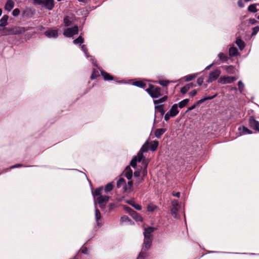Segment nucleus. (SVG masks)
<instances>
[{
    "instance_id": "nucleus-1",
    "label": "nucleus",
    "mask_w": 259,
    "mask_h": 259,
    "mask_svg": "<svg viewBox=\"0 0 259 259\" xmlns=\"http://www.w3.org/2000/svg\"><path fill=\"white\" fill-rule=\"evenodd\" d=\"M3 35H16L23 33L26 29L24 27L19 26H13L12 27L4 28L3 30Z\"/></svg>"
},
{
    "instance_id": "nucleus-2",
    "label": "nucleus",
    "mask_w": 259,
    "mask_h": 259,
    "mask_svg": "<svg viewBox=\"0 0 259 259\" xmlns=\"http://www.w3.org/2000/svg\"><path fill=\"white\" fill-rule=\"evenodd\" d=\"M32 3L40 5L49 10H52L55 5L54 0H32Z\"/></svg>"
},
{
    "instance_id": "nucleus-3",
    "label": "nucleus",
    "mask_w": 259,
    "mask_h": 259,
    "mask_svg": "<svg viewBox=\"0 0 259 259\" xmlns=\"http://www.w3.org/2000/svg\"><path fill=\"white\" fill-rule=\"evenodd\" d=\"M146 91L153 98H156L161 96L160 88L153 85H149V88Z\"/></svg>"
},
{
    "instance_id": "nucleus-4",
    "label": "nucleus",
    "mask_w": 259,
    "mask_h": 259,
    "mask_svg": "<svg viewBox=\"0 0 259 259\" xmlns=\"http://www.w3.org/2000/svg\"><path fill=\"white\" fill-rule=\"evenodd\" d=\"M78 32V26L75 25L73 27L68 28L65 30L63 34L64 35L68 37H71L75 34H77Z\"/></svg>"
},
{
    "instance_id": "nucleus-5",
    "label": "nucleus",
    "mask_w": 259,
    "mask_h": 259,
    "mask_svg": "<svg viewBox=\"0 0 259 259\" xmlns=\"http://www.w3.org/2000/svg\"><path fill=\"white\" fill-rule=\"evenodd\" d=\"M109 196H100L97 198V201L99 204L100 207L102 209L104 208L107 202L109 201Z\"/></svg>"
},
{
    "instance_id": "nucleus-6",
    "label": "nucleus",
    "mask_w": 259,
    "mask_h": 259,
    "mask_svg": "<svg viewBox=\"0 0 259 259\" xmlns=\"http://www.w3.org/2000/svg\"><path fill=\"white\" fill-rule=\"evenodd\" d=\"M221 71L219 69H215L213 71H211L209 73L208 78L207 82L210 83L214 80H215L220 75Z\"/></svg>"
},
{
    "instance_id": "nucleus-7",
    "label": "nucleus",
    "mask_w": 259,
    "mask_h": 259,
    "mask_svg": "<svg viewBox=\"0 0 259 259\" xmlns=\"http://www.w3.org/2000/svg\"><path fill=\"white\" fill-rule=\"evenodd\" d=\"M216 96H217V94L214 95L213 96H209V97L203 98L201 99V100H198V101L196 102V103L195 104H194L193 105H192L191 107H190L188 109V110H187L186 112H188V111H189L193 110L196 107V106L197 105H198L202 103L203 102H204V101H206L207 100L212 99L214 98H215Z\"/></svg>"
},
{
    "instance_id": "nucleus-8",
    "label": "nucleus",
    "mask_w": 259,
    "mask_h": 259,
    "mask_svg": "<svg viewBox=\"0 0 259 259\" xmlns=\"http://www.w3.org/2000/svg\"><path fill=\"white\" fill-rule=\"evenodd\" d=\"M236 79L235 77L222 76L218 80V82L221 84L232 83Z\"/></svg>"
},
{
    "instance_id": "nucleus-9",
    "label": "nucleus",
    "mask_w": 259,
    "mask_h": 259,
    "mask_svg": "<svg viewBox=\"0 0 259 259\" xmlns=\"http://www.w3.org/2000/svg\"><path fill=\"white\" fill-rule=\"evenodd\" d=\"M249 124L251 128L259 132V122L256 120L252 116L249 117Z\"/></svg>"
},
{
    "instance_id": "nucleus-10",
    "label": "nucleus",
    "mask_w": 259,
    "mask_h": 259,
    "mask_svg": "<svg viewBox=\"0 0 259 259\" xmlns=\"http://www.w3.org/2000/svg\"><path fill=\"white\" fill-rule=\"evenodd\" d=\"M155 229V228L152 227L145 228L144 232L145 239L152 238L151 233H153Z\"/></svg>"
},
{
    "instance_id": "nucleus-11",
    "label": "nucleus",
    "mask_w": 259,
    "mask_h": 259,
    "mask_svg": "<svg viewBox=\"0 0 259 259\" xmlns=\"http://www.w3.org/2000/svg\"><path fill=\"white\" fill-rule=\"evenodd\" d=\"M45 33L48 37H57L58 36L57 30H48Z\"/></svg>"
},
{
    "instance_id": "nucleus-12",
    "label": "nucleus",
    "mask_w": 259,
    "mask_h": 259,
    "mask_svg": "<svg viewBox=\"0 0 259 259\" xmlns=\"http://www.w3.org/2000/svg\"><path fill=\"white\" fill-rule=\"evenodd\" d=\"M179 112L178 105L177 104H174L168 111L169 114H171V117H175L178 114Z\"/></svg>"
},
{
    "instance_id": "nucleus-13",
    "label": "nucleus",
    "mask_w": 259,
    "mask_h": 259,
    "mask_svg": "<svg viewBox=\"0 0 259 259\" xmlns=\"http://www.w3.org/2000/svg\"><path fill=\"white\" fill-rule=\"evenodd\" d=\"M194 87H195V85L192 83L187 84L181 88V93L182 94H185L191 88Z\"/></svg>"
},
{
    "instance_id": "nucleus-14",
    "label": "nucleus",
    "mask_w": 259,
    "mask_h": 259,
    "mask_svg": "<svg viewBox=\"0 0 259 259\" xmlns=\"http://www.w3.org/2000/svg\"><path fill=\"white\" fill-rule=\"evenodd\" d=\"M14 7V3L12 0L7 1L5 6V9L8 11H11Z\"/></svg>"
},
{
    "instance_id": "nucleus-15",
    "label": "nucleus",
    "mask_w": 259,
    "mask_h": 259,
    "mask_svg": "<svg viewBox=\"0 0 259 259\" xmlns=\"http://www.w3.org/2000/svg\"><path fill=\"white\" fill-rule=\"evenodd\" d=\"M131 215L136 221H143L142 217L134 210H131Z\"/></svg>"
},
{
    "instance_id": "nucleus-16",
    "label": "nucleus",
    "mask_w": 259,
    "mask_h": 259,
    "mask_svg": "<svg viewBox=\"0 0 259 259\" xmlns=\"http://www.w3.org/2000/svg\"><path fill=\"white\" fill-rule=\"evenodd\" d=\"M125 176L128 180L132 178L133 171L129 166H127L125 169Z\"/></svg>"
},
{
    "instance_id": "nucleus-17",
    "label": "nucleus",
    "mask_w": 259,
    "mask_h": 259,
    "mask_svg": "<svg viewBox=\"0 0 259 259\" xmlns=\"http://www.w3.org/2000/svg\"><path fill=\"white\" fill-rule=\"evenodd\" d=\"M165 131L166 130L164 128L156 129L155 131L154 135L156 138H160Z\"/></svg>"
},
{
    "instance_id": "nucleus-18",
    "label": "nucleus",
    "mask_w": 259,
    "mask_h": 259,
    "mask_svg": "<svg viewBox=\"0 0 259 259\" xmlns=\"http://www.w3.org/2000/svg\"><path fill=\"white\" fill-rule=\"evenodd\" d=\"M9 18V16L8 15H4L3 17L1 18L0 20L1 24L0 26L1 27H5L8 24V20Z\"/></svg>"
},
{
    "instance_id": "nucleus-19",
    "label": "nucleus",
    "mask_w": 259,
    "mask_h": 259,
    "mask_svg": "<svg viewBox=\"0 0 259 259\" xmlns=\"http://www.w3.org/2000/svg\"><path fill=\"white\" fill-rule=\"evenodd\" d=\"M239 130L241 134H251L252 133V131L249 130L248 128L244 126H242V127H240L239 128Z\"/></svg>"
},
{
    "instance_id": "nucleus-20",
    "label": "nucleus",
    "mask_w": 259,
    "mask_h": 259,
    "mask_svg": "<svg viewBox=\"0 0 259 259\" xmlns=\"http://www.w3.org/2000/svg\"><path fill=\"white\" fill-rule=\"evenodd\" d=\"M152 238L145 239L144 244V247L146 249L148 250L150 248V247L152 245Z\"/></svg>"
},
{
    "instance_id": "nucleus-21",
    "label": "nucleus",
    "mask_w": 259,
    "mask_h": 259,
    "mask_svg": "<svg viewBox=\"0 0 259 259\" xmlns=\"http://www.w3.org/2000/svg\"><path fill=\"white\" fill-rule=\"evenodd\" d=\"M149 144L150 143H149V142L146 141L145 143V144L142 146L140 150V152L142 153L147 152L148 150L150 149Z\"/></svg>"
},
{
    "instance_id": "nucleus-22",
    "label": "nucleus",
    "mask_w": 259,
    "mask_h": 259,
    "mask_svg": "<svg viewBox=\"0 0 259 259\" xmlns=\"http://www.w3.org/2000/svg\"><path fill=\"white\" fill-rule=\"evenodd\" d=\"M158 146V142L157 141H152L150 143V149L152 151H155L157 148Z\"/></svg>"
},
{
    "instance_id": "nucleus-23",
    "label": "nucleus",
    "mask_w": 259,
    "mask_h": 259,
    "mask_svg": "<svg viewBox=\"0 0 259 259\" xmlns=\"http://www.w3.org/2000/svg\"><path fill=\"white\" fill-rule=\"evenodd\" d=\"M133 185V182L132 181H129L127 182V184L125 185L124 189L125 191L131 192L132 191V187Z\"/></svg>"
},
{
    "instance_id": "nucleus-24",
    "label": "nucleus",
    "mask_w": 259,
    "mask_h": 259,
    "mask_svg": "<svg viewBox=\"0 0 259 259\" xmlns=\"http://www.w3.org/2000/svg\"><path fill=\"white\" fill-rule=\"evenodd\" d=\"M126 203H127L128 204H129L131 205H132V206H133L137 210H141L142 209L141 206L139 205V204H136L135 201H133V200L127 201Z\"/></svg>"
},
{
    "instance_id": "nucleus-25",
    "label": "nucleus",
    "mask_w": 259,
    "mask_h": 259,
    "mask_svg": "<svg viewBox=\"0 0 259 259\" xmlns=\"http://www.w3.org/2000/svg\"><path fill=\"white\" fill-rule=\"evenodd\" d=\"M101 74L103 76L104 79L106 80H112L113 79V77L109 73L106 72L101 71Z\"/></svg>"
},
{
    "instance_id": "nucleus-26",
    "label": "nucleus",
    "mask_w": 259,
    "mask_h": 259,
    "mask_svg": "<svg viewBox=\"0 0 259 259\" xmlns=\"http://www.w3.org/2000/svg\"><path fill=\"white\" fill-rule=\"evenodd\" d=\"M72 20L69 16H66L63 20V22L65 26H68L71 24Z\"/></svg>"
},
{
    "instance_id": "nucleus-27",
    "label": "nucleus",
    "mask_w": 259,
    "mask_h": 259,
    "mask_svg": "<svg viewBox=\"0 0 259 259\" xmlns=\"http://www.w3.org/2000/svg\"><path fill=\"white\" fill-rule=\"evenodd\" d=\"M125 184H126V183H125V180L122 178H120L117 181L116 185H117V187L120 188L122 186H123L124 187Z\"/></svg>"
},
{
    "instance_id": "nucleus-28",
    "label": "nucleus",
    "mask_w": 259,
    "mask_h": 259,
    "mask_svg": "<svg viewBox=\"0 0 259 259\" xmlns=\"http://www.w3.org/2000/svg\"><path fill=\"white\" fill-rule=\"evenodd\" d=\"M238 54V50L235 47H231L229 49V55L230 56H235Z\"/></svg>"
},
{
    "instance_id": "nucleus-29",
    "label": "nucleus",
    "mask_w": 259,
    "mask_h": 259,
    "mask_svg": "<svg viewBox=\"0 0 259 259\" xmlns=\"http://www.w3.org/2000/svg\"><path fill=\"white\" fill-rule=\"evenodd\" d=\"M147 256V252L146 251L142 250L140 252L137 259H145Z\"/></svg>"
},
{
    "instance_id": "nucleus-30",
    "label": "nucleus",
    "mask_w": 259,
    "mask_h": 259,
    "mask_svg": "<svg viewBox=\"0 0 259 259\" xmlns=\"http://www.w3.org/2000/svg\"><path fill=\"white\" fill-rule=\"evenodd\" d=\"M236 43L240 50H242L244 48V42L240 38L236 40Z\"/></svg>"
},
{
    "instance_id": "nucleus-31",
    "label": "nucleus",
    "mask_w": 259,
    "mask_h": 259,
    "mask_svg": "<svg viewBox=\"0 0 259 259\" xmlns=\"http://www.w3.org/2000/svg\"><path fill=\"white\" fill-rule=\"evenodd\" d=\"M133 84L142 88H144L146 85V83L142 81H136L133 83Z\"/></svg>"
},
{
    "instance_id": "nucleus-32",
    "label": "nucleus",
    "mask_w": 259,
    "mask_h": 259,
    "mask_svg": "<svg viewBox=\"0 0 259 259\" xmlns=\"http://www.w3.org/2000/svg\"><path fill=\"white\" fill-rule=\"evenodd\" d=\"M103 190V188L100 187L97 189H96L93 193V195L94 196L100 197V196H102L101 191Z\"/></svg>"
},
{
    "instance_id": "nucleus-33",
    "label": "nucleus",
    "mask_w": 259,
    "mask_h": 259,
    "mask_svg": "<svg viewBox=\"0 0 259 259\" xmlns=\"http://www.w3.org/2000/svg\"><path fill=\"white\" fill-rule=\"evenodd\" d=\"M113 188V183H109L106 185L104 189L105 192L107 193L111 191Z\"/></svg>"
},
{
    "instance_id": "nucleus-34",
    "label": "nucleus",
    "mask_w": 259,
    "mask_h": 259,
    "mask_svg": "<svg viewBox=\"0 0 259 259\" xmlns=\"http://www.w3.org/2000/svg\"><path fill=\"white\" fill-rule=\"evenodd\" d=\"M155 110L157 112H160L161 115H163L165 113V111L163 108V105H159L155 106Z\"/></svg>"
},
{
    "instance_id": "nucleus-35",
    "label": "nucleus",
    "mask_w": 259,
    "mask_h": 259,
    "mask_svg": "<svg viewBox=\"0 0 259 259\" xmlns=\"http://www.w3.org/2000/svg\"><path fill=\"white\" fill-rule=\"evenodd\" d=\"M179 207L172 206L171 208V213L172 215H173V217L175 218L177 217V212L179 210Z\"/></svg>"
},
{
    "instance_id": "nucleus-36",
    "label": "nucleus",
    "mask_w": 259,
    "mask_h": 259,
    "mask_svg": "<svg viewBox=\"0 0 259 259\" xmlns=\"http://www.w3.org/2000/svg\"><path fill=\"white\" fill-rule=\"evenodd\" d=\"M189 100L188 99H184V100L181 101L179 103V107L180 108H182L184 107L188 103H189Z\"/></svg>"
},
{
    "instance_id": "nucleus-37",
    "label": "nucleus",
    "mask_w": 259,
    "mask_h": 259,
    "mask_svg": "<svg viewBox=\"0 0 259 259\" xmlns=\"http://www.w3.org/2000/svg\"><path fill=\"white\" fill-rule=\"evenodd\" d=\"M95 217L96 222H97L98 225H99V221L101 218V215L100 211L97 208L95 210Z\"/></svg>"
},
{
    "instance_id": "nucleus-38",
    "label": "nucleus",
    "mask_w": 259,
    "mask_h": 259,
    "mask_svg": "<svg viewBox=\"0 0 259 259\" xmlns=\"http://www.w3.org/2000/svg\"><path fill=\"white\" fill-rule=\"evenodd\" d=\"M167 97L166 96H164V97H163L162 98H161L158 100H154V103L155 104H158L162 103L163 102H165V101L167 100Z\"/></svg>"
},
{
    "instance_id": "nucleus-39",
    "label": "nucleus",
    "mask_w": 259,
    "mask_h": 259,
    "mask_svg": "<svg viewBox=\"0 0 259 259\" xmlns=\"http://www.w3.org/2000/svg\"><path fill=\"white\" fill-rule=\"evenodd\" d=\"M248 10L252 13H255L257 11V9L256 8V5L255 4H252L250 5L248 8Z\"/></svg>"
},
{
    "instance_id": "nucleus-40",
    "label": "nucleus",
    "mask_w": 259,
    "mask_h": 259,
    "mask_svg": "<svg viewBox=\"0 0 259 259\" xmlns=\"http://www.w3.org/2000/svg\"><path fill=\"white\" fill-rule=\"evenodd\" d=\"M83 42V39L81 36H79L77 38L73 40V43L75 44H81Z\"/></svg>"
},
{
    "instance_id": "nucleus-41",
    "label": "nucleus",
    "mask_w": 259,
    "mask_h": 259,
    "mask_svg": "<svg viewBox=\"0 0 259 259\" xmlns=\"http://www.w3.org/2000/svg\"><path fill=\"white\" fill-rule=\"evenodd\" d=\"M238 89H239L240 92L242 93V92L243 90V88H244V84H243V82L241 80L239 81L238 82Z\"/></svg>"
},
{
    "instance_id": "nucleus-42",
    "label": "nucleus",
    "mask_w": 259,
    "mask_h": 259,
    "mask_svg": "<svg viewBox=\"0 0 259 259\" xmlns=\"http://www.w3.org/2000/svg\"><path fill=\"white\" fill-rule=\"evenodd\" d=\"M218 57L221 60L227 61L228 60V58L222 53H220L218 55Z\"/></svg>"
},
{
    "instance_id": "nucleus-43",
    "label": "nucleus",
    "mask_w": 259,
    "mask_h": 259,
    "mask_svg": "<svg viewBox=\"0 0 259 259\" xmlns=\"http://www.w3.org/2000/svg\"><path fill=\"white\" fill-rule=\"evenodd\" d=\"M137 157H134L131 161V165L133 167H135L137 165Z\"/></svg>"
},
{
    "instance_id": "nucleus-44",
    "label": "nucleus",
    "mask_w": 259,
    "mask_h": 259,
    "mask_svg": "<svg viewBox=\"0 0 259 259\" xmlns=\"http://www.w3.org/2000/svg\"><path fill=\"white\" fill-rule=\"evenodd\" d=\"M196 76V75L194 74L189 75L186 76L185 80L186 81H190V80H192L193 78H194Z\"/></svg>"
},
{
    "instance_id": "nucleus-45",
    "label": "nucleus",
    "mask_w": 259,
    "mask_h": 259,
    "mask_svg": "<svg viewBox=\"0 0 259 259\" xmlns=\"http://www.w3.org/2000/svg\"><path fill=\"white\" fill-rule=\"evenodd\" d=\"M159 83L161 85L163 86V87H166L169 84V81H167V80H160L159 81Z\"/></svg>"
},
{
    "instance_id": "nucleus-46",
    "label": "nucleus",
    "mask_w": 259,
    "mask_h": 259,
    "mask_svg": "<svg viewBox=\"0 0 259 259\" xmlns=\"http://www.w3.org/2000/svg\"><path fill=\"white\" fill-rule=\"evenodd\" d=\"M259 31V27L256 26L253 28H252V32L251 33V35L253 36L256 35V34L257 33V32Z\"/></svg>"
},
{
    "instance_id": "nucleus-47",
    "label": "nucleus",
    "mask_w": 259,
    "mask_h": 259,
    "mask_svg": "<svg viewBox=\"0 0 259 259\" xmlns=\"http://www.w3.org/2000/svg\"><path fill=\"white\" fill-rule=\"evenodd\" d=\"M156 208L157 206L153 205H148L147 207L148 210L151 212L153 211Z\"/></svg>"
},
{
    "instance_id": "nucleus-48",
    "label": "nucleus",
    "mask_w": 259,
    "mask_h": 259,
    "mask_svg": "<svg viewBox=\"0 0 259 259\" xmlns=\"http://www.w3.org/2000/svg\"><path fill=\"white\" fill-rule=\"evenodd\" d=\"M20 14V10L19 9H15L13 10V12H12V14L14 16H17L19 15Z\"/></svg>"
},
{
    "instance_id": "nucleus-49",
    "label": "nucleus",
    "mask_w": 259,
    "mask_h": 259,
    "mask_svg": "<svg viewBox=\"0 0 259 259\" xmlns=\"http://www.w3.org/2000/svg\"><path fill=\"white\" fill-rule=\"evenodd\" d=\"M143 157H144V155L143 154V153L140 152V153H139L137 155V161H138L139 162L141 161Z\"/></svg>"
},
{
    "instance_id": "nucleus-50",
    "label": "nucleus",
    "mask_w": 259,
    "mask_h": 259,
    "mask_svg": "<svg viewBox=\"0 0 259 259\" xmlns=\"http://www.w3.org/2000/svg\"><path fill=\"white\" fill-rule=\"evenodd\" d=\"M143 177L141 178H137V181L135 182V184L136 185V186H138L140 183H141L143 181Z\"/></svg>"
},
{
    "instance_id": "nucleus-51",
    "label": "nucleus",
    "mask_w": 259,
    "mask_h": 259,
    "mask_svg": "<svg viewBox=\"0 0 259 259\" xmlns=\"http://www.w3.org/2000/svg\"><path fill=\"white\" fill-rule=\"evenodd\" d=\"M30 10H25L22 13V17H29V15L28 14V13H29V11Z\"/></svg>"
},
{
    "instance_id": "nucleus-52",
    "label": "nucleus",
    "mask_w": 259,
    "mask_h": 259,
    "mask_svg": "<svg viewBox=\"0 0 259 259\" xmlns=\"http://www.w3.org/2000/svg\"><path fill=\"white\" fill-rule=\"evenodd\" d=\"M128 220V218L127 216H126V215H123V216L121 217L120 218V221L121 222H126Z\"/></svg>"
},
{
    "instance_id": "nucleus-53",
    "label": "nucleus",
    "mask_w": 259,
    "mask_h": 259,
    "mask_svg": "<svg viewBox=\"0 0 259 259\" xmlns=\"http://www.w3.org/2000/svg\"><path fill=\"white\" fill-rule=\"evenodd\" d=\"M203 82V78L202 77H199L197 80V83L198 85H201Z\"/></svg>"
},
{
    "instance_id": "nucleus-54",
    "label": "nucleus",
    "mask_w": 259,
    "mask_h": 259,
    "mask_svg": "<svg viewBox=\"0 0 259 259\" xmlns=\"http://www.w3.org/2000/svg\"><path fill=\"white\" fill-rule=\"evenodd\" d=\"M172 206L179 207L178 201L176 200H174L172 201Z\"/></svg>"
},
{
    "instance_id": "nucleus-55",
    "label": "nucleus",
    "mask_w": 259,
    "mask_h": 259,
    "mask_svg": "<svg viewBox=\"0 0 259 259\" xmlns=\"http://www.w3.org/2000/svg\"><path fill=\"white\" fill-rule=\"evenodd\" d=\"M171 116V114L168 112L164 116V119L165 121H168Z\"/></svg>"
},
{
    "instance_id": "nucleus-56",
    "label": "nucleus",
    "mask_w": 259,
    "mask_h": 259,
    "mask_svg": "<svg viewBox=\"0 0 259 259\" xmlns=\"http://www.w3.org/2000/svg\"><path fill=\"white\" fill-rule=\"evenodd\" d=\"M140 175V171L139 170H136L134 173V176L135 178H138Z\"/></svg>"
},
{
    "instance_id": "nucleus-57",
    "label": "nucleus",
    "mask_w": 259,
    "mask_h": 259,
    "mask_svg": "<svg viewBox=\"0 0 259 259\" xmlns=\"http://www.w3.org/2000/svg\"><path fill=\"white\" fill-rule=\"evenodd\" d=\"M146 168H147V164L145 165L144 169H143V172H142L143 175V178L144 177H145L146 176H147V171Z\"/></svg>"
},
{
    "instance_id": "nucleus-58",
    "label": "nucleus",
    "mask_w": 259,
    "mask_h": 259,
    "mask_svg": "<svg viewBox=\"0 0 259 259\" xmlns=\"http://www.w3.org/2000/svg\"><path fill=\"white\" fill-rule=\"evenodd\" d=\"M196 94H197V91L196 90H194L189 93V96L191 97H193L195 95H196Z\"/></svg>"
},
{
    "instance_id": "nucleus-59",
    "label": "nucleus",
    "mask_w": 259,
    "mask_h": 259,
    "mask_svg": "<svg viewBox=\"0 0 259 259\" xmlns=\"http://www.w3.org/2000/svg\"><path fill=\"white\" fill-rule=\"evenodd\" d=\"M96 71L95 70H94L93 71V73H92V76H91V79H95L96 78V77L98 76L97 74H96L95 73Z\"/></svg>"
},
{
    "instance_id": "nucleus-60",
    "label": "nucleus",
    "mask_w": 259,
    "mask_h": 259,
    "mask_svg": "<svg viewBox=\"0 0 259 259\" xmlns=\"http://www.w3.org/2000/svg\"><path fill=\"white\" fill-rule=\"evenodd\" d=\"M238 4L240 8H242L244 7V5L242 0H239L238 2Z\"/></svg>"
},
{
    "instance_id": "nucleus-61",
    "label": "nucleus",
    "mask_w": 259,
    "mask_h": 259,
    "mask_svg": "<svg viewBox=\"0 0 259 259\" xmlns=\"http://www.w3.org/2000/svg\"><path fill=\"white\" fill-rule=\"evenodd\" d=\"M81 252L83 254H88V250L87 248L85 247L82 249Z\"/></svg>"
},
{
    "instance_id": "nucleus-62",
    "label": "nucleus",
    "mask_w": 259,
    "mask_h": 259,
    "mask_svg": "<svg viewBox=\"0 0 259 259\" xmlns=\"http://www.w3.org/2000/svg\"><path fill=\"white\" fill-rule=\"evenodd\" d=\"M174 196L177 197H179L180 196V193L179 192H177L176 193H173L172 194Z\"/></svg>"
},
{
    "instance_id": "nucleus-63",
    "label": "nucleus",
    "mask_w": 259,
    "mask_h": 259,
    "mask_svg": "<svg viewBox=\"0 0 259 259\" xmlns=\"http://www.w3.org/2000/svg\"><path fill=\"white\" fill-rule=\"evenodd\" d=\"M125 209L131 214V210H133V209L129 207H125Z\"/></svg>"
},
{
    "instance_id": "nucleus-64",
    "label": "nucleus",
    "mask_w": 259,
    "mask_h": 259,
    "mask_svg": "<svg viewBox=\"0 0 259 259\" xmlns=\"http://www.w3.org/2000/svg\"><path fill=\"white\" fill-rule=\"evenodd\" d=\"M213 65V63H212L211 64L209 65V66H207L206 68H205V70H209L210 67Z\"/></svg>"
}]
</instances>
